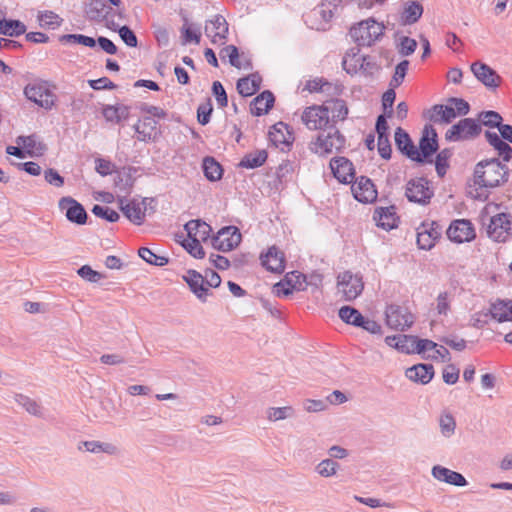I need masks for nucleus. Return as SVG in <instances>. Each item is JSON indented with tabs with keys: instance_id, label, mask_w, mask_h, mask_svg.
I'll use <instances>...</instances> for the list:
<instances>
[{
	"instance_id": "nucleus-1",
	"label": "nucleus",
	"mask_w": 512,
	"mask_h": 512,
	"mask_svg": "<svg viewBox=\"0 0 512 512\" xmlns=\"http://www.w3.org/2000/svg\"><path fill=\"white\" fill-rule=\"evenodd\" d=\"M301 120L309 130H322L311 148L315 153L327 155L334 151L340 152L345 146V137L339 129L330 125L328 110L324 105H313L305 108Z\"/></svg>"
},
{
	"instance_id": "nucleus-2",
	"label": "nucleus",
	"mask_w": 512,
	"mask_h": 512,
	"mask_svg": "<svg viewBox=\"0 0 512 512\" xmlns=\"http://www.w3.org/2000/svg\"><path fill=\"white\" fill-rule=\"evenodd\" d=\"M510 170L499 158H487L479 161L473 171L474 184L479 188L493 189L509 180Z\"/></svg>"
},
{
	"instance_id": "nucleus-3",
	"label": "nucleus",
	"mask_w": 512,
	"mask_h": 512,
	"mask_svg": "<svg viewBox=\"0 0 512 512\" xmlns=\"http://www.w3.org/2000/svg\"><path fill=\"white\" fill-rule=\"evenodd\" d=\"M384 32V25L370 18L350 29V36L358 46H371Z\"/></svg>"
},
{
	"instance_id": "nucleus-4",
	"label": "nucleus",
	"mask_w": 512,
	"mask_h": 512,
	"mask_svg": "<svg viewBox=\"0 0 512 512\" xmlns=\"http://www.w3.org/2000/svg\"><path fill=\"white\" fill-rule=\"evenodd\" d=\"M482 131L481 124L473 118H464L452 125L445 133L449 142L475 139Z\"/></svg>"
},
{
	"instance_id": "nucleus-5",
	"label": "nucleus",
	"mask_w": 512,
	"mask_h": 512,
	"mask_svg": "<svg viewBox=\"0 0 512 512\" xmlns=\"http://www.w3.org/2000/svg\"><path fill=\"white\" fill-rule=\"evenodd\" d=\"M417 148L418 156H416V163H431L432 156L437 153L439 149L438 134L431 124H426L424 126L422 135L419 139V146Z\"/></svg>"
},
{
	"instance_id": "nucleus-6",
	"label": "nucleus",
	"mask_w": 512,
	"mask_h": 512,
	"mask_svg": "<svg viewBox=\"0 0 512 512\" xmlns=\"http://www.w3.org/2000/svg\"><path fill=\"white\" fill-rule=\"evenodd\" d=\"M25 97L46 110L52 109L55 103V95L47 87L46 82L29 83L24 88Z\"/></svg>"
},
{
	"instance_id": "nucleus-7",
	"label": "nucleus",
	"mask_w": 512,
	"mask_h": 512,
	"mask_svg": "<svg viewBox=\"0 0 512 512\" xmlns=\"http://www.w3.org/2000/svg\"><path fill=\"white\" fill-rule=\"evenodd\" d=\"M512 233V215L510 213H498L490 217L487 226V235L494 241L505 242Z\"/></svg>"
},
{
	"instance_id": "nucleus-8",
	"label": "nucleus",
	"mask_w": 512,
	"mask_h": 512,
	"mask_svg": "<svg viewBox=\"0 0 512 512\" xmlns=\"http://www.w3.org/2000/svg\"><path fill=\"white\" fill-rule=\"evenodd\" d=\"M447 237L454 243L471 242L476 238V231L472 222L468 219L453 220L447 231Z\"/></svg>"
},
{
	"instance_id": "nucleus-9",
	"label": "nucleus",
	"mask_w": 512,
	"mask_h": 512,
	"mask_svg": "<svg viewBox=\"0 0 512 512\" xmlns=\"http://www.w3.org/2000/svg\"><path fill=\"white\" fill-rule=\"evenodd\" d=\"M242 236L235 226L221 228L212 238V245L216 250L228 252L236 248L241 242Z\"/></svg>"
},
{
	"instance_id": "nucleus-10",
	"label": "nucleus",
	"mask_w": 512,
	"mask_h": 512,
	"mask_svg": "<svg viewBox=\"0 0 512 512\" xmlns=\"http://www.w3.org/2000/svg\"><path fill=\"white\" fill-rule=\"evenodd\" d=\"M441 237V227L436 221H423L417 228V245L419 249L431 250Z\"/></svg>"
},
{
	"instance_id": "nucleus-11",
	"label": "nucleus",
	"mask_w": 512,
	"mask_h": 512,
	"mask_svg": "<svg viewBox=\"0 0 512 512\" xmlns=\"http://www.w3.org/2000/svg\"><path fill=\"white\" fill-rule=\"evenodd\" d=\"M337 286L346 301L356 299L364 288L361 277L353 275L349 271L338 276Z\"/></svg>"
},
{
	"instance_id": "nucleus-12",
	"label": "nucleus",
	"mask_w": 512,
	"mask_h": 512,
	"mask_svg": "<svg viewBox=\"0 0 512 512\" xmlns=\"http://www.w3.org/2000/svg\"><path fill=\"white\" fill-rule=\"evenodd\" d=\"M385 315L387 325L394 330L405 331L413 324V315L398 305H389Z\"/></svg>"
},
{
	"instance_id": "nucleus-13",
	"label": "nucleus",
	"mask_w": 512,
	"mask_h": 512,
	"mask_svg": "<svg viewBox=\"0 0 512 512\" xmlns=\"http://www.w3.org/2000/svg\"><path fill=\"white\" fill-rule=\"evenodd\" d=\"M405 195L410 202L425 205L429 203L433 191L429 189L428 181L425 178H418L408 181Z\"/></svg>"
},
{
	"instance_id": "nucleus-14",
	"label": "nucleus",
	"mask_w": 512,
	"mask_h": 512,
	"mask_svg": "<svg viewBox=\"0 0 512 512\" xmlns=\"http://www.w3.org/2000/svg\"><path fill=\"white\" fill-rule=\"evenodd\" d=\"M59 208L61 211H65V216L71 223L86 224L88 215L84 206L72 197H62L59 200Z\"/></svg>"
},
{
	"instance_id": "nucleus-15",
	"label": "nucleus",
	"mask_w": 512,
	"mask_h": 512,
	"mask_svg": "<svg viewBox=\"0 0 512 512\" xmlns=\"http://www.w3.org/2000/svg\"><path fill=\"white\" fill-rule=\"evenodd\" d=\"M343 69L349 73H356L358 70L362 71L365 75H373L378 70V65L371 56L358 55L354 53L350 59L344 58Z\"/></svg>"
},
{
	"instance_id": "nucleus-16",
	"label": "nucleus",
	"mask_w": 512,
	"mask_h": 512,
	"mask_svg": "<svg viewBox=\"0 0 512 512\" xmlns=\"http://www.w3.org/2000/svg\"><path fill=\"white\" fill-rule=\"evenodd\" d=\"M351 190L354 198L361 203H371L377 199V190L372 180L366 176L352 182Z\"/></svg>"
},
{
	"instance_id": "nucleus-17",
	"label": "nucleus",
	"mask_w": 512,
	"mask_h": 512,
	"mask_svg": "<svg viewBox=\"0 0 512 512\" xmlns=\"http://www.w3.org/2000/svg\"><path fill=\"white\" fill-rule=\"evenodd\" d=\"M334 177L343 184L352 183L355 178L353 163L346 157H334L330 160Z\"/></svg>"
},
{
	"instance_id": "nucleus-18",
	"label": "nucleus",
	"mask_w": 512,
	"mask_h": 512,
	"mask_svg": "<svg viewBox=\"0 0 512 512\" xmlns=\"http://www.w3.org/2000/svg\"><path fill=\"white\" fill-rule=\"evenodd\" d=\"M261 265L267 270L275 274H281L285 270V255L276 246L268 248L266 253L260 255Z\"/></svg>"
},
{
	"instance_id": "nucleus-19",
	"label": "nucleus",
	"mask_w": 512,
	"mask_h": 512,
	"mask_svg": "<svg viewBox=\"0 0 512 512\" xmlns=\"http://www.w3.org/2000/svg\"><path fill=\"white\" fill-rule=\"evenodd\" d=\"M474 76L487 88L496 89L501 84V77L489 65L482 62H474L471 65Z\"/></svg>"
},
{
	"instance_id": "nucleus-20",
	"label": "nucleus",
	"mask_w": 512,
	"mask_h": 512,
	"mask_svg": "<svg viewBox=\"0 0 512 512\" xmlns=\"http://www.w3.org/2000/svg\"><path fill=\"white\" fill-rule=\"evenodd\" d=\"M205 34L211 38L213 44H224L228 34L226 19L220 14L215 15L213 19L207 21Z\"/></svg>"
},
{
	"instance_id": "nucleus-21",
	"label": "nucleus",
	"mask_w": 512,
	"mask_h": 512,
	"mask_svg": "<svg viewBox=\"0 0 512 512\" xmlns=\"http://www.w3.org/2000/svg\"><path fill=\"white\" fill-rule=\"evenodd\" d=\"M423 115L430 122L436 124H449L457 117L454 107L449 104H435L426 110Z\"/></svg>"
},
{
	"instance_id": "nucleus-22",
	"label": "nucleus",
	"mask_w": 512,
	"mask_h": 512,
	"mask_svg": "<svg viewBox=\"0 0 512 512\" xmlns=\"http://www.w3.org/2000/svg\"><path fill=\"white\" fill-rule=\"evenodd\" d=\"M183 280L189 286L191 292L201 301L206 302L207 297L210 294L209 289L205 286L204 276L196 270L190 269L186 275L183 276Z\"/></svg>"
},
{
	"instance_id": "nucleus-23",
	"label": "nucleus",
	"mask_w": 512,
	"mask_h": 512,
	"mask_svg": "<svg viewBox=\"0 0 512 512\" xmlns=\"http://www.w3.org/2000/svg\"><path fill=\"white\" fill-rule=\"evenodd\" d=\"M395 145L397 149L407 158L416 162L418 156V148L414 145L410 135L401 127L395 130Z\"/></svg>"
},
{
	"instance_id": "nucleus-24",
	"label": "nucleus",
	"mask_w": 512,
	"mask_h": 512,
	"mask_svg": "<svg viewBox=\"0 0 512 512\" xmlns=\"http://www.w3.org/2000/svg\"><path fill=\"white\" fill-rule=\"evenodd\" d=\"M373 219L376 221L378 227L387 231L396 228L399 220L396 214L395 206L377 207L373 213Z\"/></svg>"
},
{
	"instance_id": "nucleus-25",
	"label": "nucleus",
	"mask_w": 512,
	"mask_h": 512,
	"mask_svg": "<svg viewBox=\"0 0 512 512\" xmlns=\"http://www.w3.org/2000/svg\"><path fill=\"white\" fill-rule=\"evenodd\" d=\"M431 473L435 479L457 487H464L468 484L466 478L461 473L441 465L433 466Z\"/></svg>"
},
{
	"instance_id": "nucleus-26",
	"label": "nucleus",
	"mask_w": 512,
	"mask_h": 512,
	"mask_svg": "<svg viewBox=\"0 0 512 512\" xmlns=\"http://www.w3.org/2000/svg\"><path fill=\"white\" fill-rule=\"evenodd\" d=\"M405 376L413 382L425 385L432 380L434 376V367L432 364L419 363L407 368Z\"/></svg>"
},
{
	"instance_id": "nucleus-27",
	"label": "nucleus",
	"mask_w": 512,
	"mask_h": 512,
	"mask_svg": "<svg viewBox=\"0 0 512 512\" xmlns=\"http://www.w3.org/2000/svg\"><path fill=\"white\" fill-rule=\"evenodd\" d=\"M275 97L269 90L258 94L250 103V112L254 116L267 114L274 106Z\"/></svg>"
},
{
	"instance_id": "nucleus-28",
	"label": "nucleus",
	"mask_w": 512,
	"mask_h": 512,
	"mask_svg": "<svg viewBox=\"0 0 512 512\" xmlns=\"http://www.w3.org/2000/svg\"><path fill=\"white\" fill-rule=\"evenodd\" d=\"M486 141L492 146L498 154L497 158H501L503 162L507 163L512 159V147L503 140L496 132L485 131Z\"/></svg>"
},
{
	"instance_id": "nucleus-29",
	"label": "nucleus",
	"mask_w": 512,
	"mask_h": 512,
	"mask_svg": "<svg viewBox=\"0 0 512 512\" xmlns=\"http://www.w3.org/2000/svg\"><path fill=\"white\" fill-rule=\"evenodd\" d=\"M423 11L424 8L420 2L415 0L406 1L400 14V24L402 26L415 24L421 18Z\"/></svg>"
},
{
	"instance_id": "nucleus-30",
	"label": "nucleus",
	"mask_w": 512,
	"mask_h": 512,
	"mask_svg": "<svg viewBox=\"0 0 512 512\" xmlns=\"http://www.w3.org/2000/svg\"><path fill=\"white\" fill-rule=\"evenodd\" d=\"M103 0H89L85 4L84 12L86 17L93 22H104L107 20L112 8H108Z\"/></svg>"
},
{
	"instance_id": "nucleus-31",
	"label": "nucleus",
	"mask_w": 512,
	"mask_h": 512,
	"mask_svg": "<svg viewBox=\"0 0 512 512\" xmlns=\"http://www.w3.org/2000/svg\"><path fill=\"white\" fill-rule=\"evenodd\" d=\"M262 77L258 73H252L242 77L237 81L236 89L243 97H249L255 94L261 87Z\"/></svg>"
},
{
	"instance_id": "nucleus-32",
	"label": "nucleus",
	"mask_w": 512,
	"mask_h": 512,
	"mask_svg": "<svg viewBox=\"0 0 512 512\" xmlns=\"http://www.w3.org/2000/svg\"><path fill=\"white\" fill-rule=\"evenodd\" d=\"M184 229L187 232L189 238L200 239L201 241H207L210 237L212 228L205 221L201 219H193L188 221L184 225Z\"/></svg>"
},
{
	"instance_id": "nucleus-33",
	"label": "nucleus",
	"mask_w": 512,
	"mask_h": 512,
	"mask_svg": "<svg viewBox=\"0 0 512 512\" xmlns=\"http://www.w3.org/2000/svg\"><path fill=\"white\" fill-rule=\"evenodd\" d=\"M16 143L19 146H23L26 150V154L30 157H38L44 154L47 149L46 144L37 141L35 134L29 136H18Z\"/></svg>"
},
{
	"instance_id": "nucleus-34",
	"label": "nucleus",
	"mask_w": 512,
	"mask_h": 512,
	"mask_svg": "<svg viewBox=\"0 0 512 512\" xmlns=\"http://www.w3.org/2000/svg\"><path fill=\"white\" fill-rule=\"evenodd\" d=\"M102 114L106 121L118 124L129 118L130 107L124 104L104 105Z\"/></svg>"
},
{
	"instance_id": "nucleus-35",
	"label": "nucleus",
	"mask_w": 512,
	"mask_h": 512,
	"mask_svg": "<svg viewBox=\"0 0 512 512\" xmlns=\"http://www.w3.org/2000/svg\"><path fill=\"white\" fill-rule=\"evenodd\" d=\"M147 210V206L141 207V203L135 199L130 200L125 207H122L124 216L135 225H141L144 222Z\"/></svg>"
},
{
	"instance_id": "nucleus-36",
	"label": "nucleus",
	"mask_w": 512,
	"mask_h": 512,
	"mask_svg": "<svg viewBox=\"0 0 512 512\" xmlns=\"http://www.w3.org/2000/svg\"><path fill=\"white\" fill-rule=\"evenodd\" d=\"M323 105L328 110V113L331 112L332 114V117L330 118V125L335 126L337 121H343L346 119L349 110L343 99H331Z\"/></svg>"
},
{
	"instance_id": "nucleus-37",
	"label": "nucleus",
	"mask_w": 512,
	"mask_h": 512,
	"mask_svg": "<svg viewBox=\"0 0 512 512\" xmlns=\"http://www.w3.org/2000/svg\"><path fill=\"white\" fill-rule=\"evenodd\" d=\"M489 314L499 323L512 321V301L498 300L491 305Z\"/></svg>"
},
{
	"instance_id": "nucleus-38",
	"label": "nucleus",
	"mask_w": 512,
	"mask_h": 512,
	"mask_svg": "<svg viewBox=\"0 0 512 512\" xmlns=\"http://www.w3.org/2000/svg\"><path fill=\"white\" fill-rule=\"evenodd\" d=\"M202 169L206 179L211 182L218 181L223 176V168L214 157L206 156L203 159Z\"/></svg>"
},
{
	"instance_id": "nucleus-39",
	"label": "nucleus",
	"mask_w": 512,
	"mask_h": 512,
	"mask_svg": "<svg viewBox=\"0 0 512 512\" xmlns=\"http://www.w3.org/2000/svg\"><path fill=\"white\" fill-rule=\"evenodd\" d=\"M268 157L266 150H255L247 153L240 161L239 166L247 169H255L262 166Z\"/></svg>"
},
{
	"instance_id": "nucleus-40",
	"label": "nucleus",
	"mask_w": 512,
	"mask_h": 512,
	"mask_svg": "<svg viewBox=\"0 0 512 512\" xmlns=\"http://www.w3.org/2000/svg\"><path fill=\"white\" fill-rule=\"evenodd\" d=\"M83 447L91 453L103 452L108 455H115L118 452V448L114 444L95 440L80 442L78 449L81 450Z\"/></svg>"
},
{
	"instance_id": "nucleus-41",
	"label": "nucleus",
	"mask_w": 512,
	"mask_h": 512,
	"mask_svg": "<svg viewBox=\"0 0 512 512\" xmlns=\"http://www.w3.org/2000/svg\"><path fill=\"white\" fill-rule=\"evenodd\" d=\"M26 33V26L19 20H0V35L18 37Z\"/></svg>"
},
{
	"instance_id": "nucleus-42",
	"label": "nucleus",
	"mask_w": 512,
	"mask_h": 512,
	"mask_svg": "<svg viewBox=\"0 0 512 512\" xmlns=\"http://www.w3.org/2000/svg\"><path fill=\"white\" fill-rule=\"evenodd\" d=\"M141 131H138L137 139L141 142L154 141L156 139L157 121L150 116H145L141 119Z\"/></svg>"
},
{
	"instance_id": "nucleus-43",
	"label": "nucleus",
	"mask_w": 512,
	"mask_h": 512,
	"mask_svg": "<svg viewBox=\"0 0 512 512\" xmlns=\"http://www.w3.org/2000/svg\"><path fill=\"white\" fill-rule=\"evenodd\" d=\"M339 318L346 324L354 327H360L363 323L364 316L352 306H343L338 311Z\"/></svg>"
},
{
	"instance_id": "nucleus-44",
	"label": "nucleus",
	"mask_w": 512,
	"mask_h": 512,
	"mask_svg": "<svg viewBox=\"0 0 512 512\" xmlns=\"http://www.w3.org/2000/svg\"><path fill=\"white\" fill-rule=\"evenodd\" d=\"M283 130H288V125L283 122H278L272 127V130L269 131V139L276 146L278 144H291V133L287 131L288 136H286Z\"/></svg>"
},
{
	"instance_id": "nucleus-45",
	"label": "nucleus",
	"mask_w": 512,
	"mask_h": 512,
	"mask_svg": "<svg viewBox=\"0 0 512 512\" xmlns=\"http://www.w3.org/2000/svg\"><path fill=\"white\" fill-rule=\"evenodd\" d=\"M453 152L450 148H444L437 153L435 159V168L437 175L442 178L445 176L449 168V159L452 157Z\"/></svg>"
},
{
	"instance_id": "nucleus-46",
	"label": "nucleus",
	"mask_w": 512,
	"mask_h": 512,
	"mask_svg": "<svg viewBox=\"0 0 512 512\" xmlns=\"http://www.w3.org/2000/svg\"><path fill=\"white\" fill-rule=\"evenodd\" d=\"M15 401L22 406L29 414L40 417L42 415L40 405L30 397L17 393L14 396Z\"/></svg>"
},
{
	"instance_id": "nucleus-47",
	"label": "nucleus",
	"mask_w": 512,
	"mask_h": 512,
	"mask_svg": "<svg viewBox=\"0 0 512 512\" xmlns=\"http://www.w3.org/2000/svg\"><path fill=\"white\" fill-rule=\"evenodd\" d=\"M138 255L148 264L155 266H165L168 264L169 260L165 256L155 254L151 249L147 247H141L138 250Z\"/></svg>"
},
{
	"instance_id": "nucleus-48",
	"label": "nucleus",
	"mask_w": 512,
	"mask_h": 512,
	"mask_svg": "<svg viewBox=\"0 0 512 512\" xmlns=\"http://www.w3.org/2000/svg\"><path fill=\"white\" fill-rule=\"evenodd\" d=\"M59 41L62 43L80 44L89 48L96 46V40L93 37L83 34H64L60 36Z\"/></svg>"
},
{
	"instance_id": "nucleus-49",
	"label": "nucleus",
	"mask_w": 512,
	"mask_h": 512,
	"mask_svg": "<svg viewBox=\"0 0 512 512\" xmlns=\"http://www.w3.org/2000/svg\"><path fill=\"white\" fill-rule=\"evenodd\" d=\"M479 120L481 121L482 125L489 128H497L498 130L499 127L503 125L502 116L498 112L493 110L480 112Z\"/></svg>"
},
{
	"instance_id": "nucleus-50",
	"label": "nucleus",
	"mask_w": 512,
	"mask_h": 512,
	"mask_svg": "<svg viewBox=\"0 0 512 512\" xmlns=\"http://www.w3.org/2000/svg\"><path fill=\"white\" fill-rule=\"evenodd\" d=\"M38 20L40 22V26L48 29H55L59 27L62 23V18H60L53 11H44L38 14Z\"/></svg>"
},
{
	"instance_id": "nucleus-51",
	"label": "nucleus",
	"mask_w": 512,
	"mask_h": 512,
	"mask_svg": "<svg viewBox=\"0 0 512 512\" xmlns=\"http://www.w3.org/2000/svg\"><path fill=\"white\" fill-rule=\"evenodd\" d=\"M91 211L96 217L111 223L117 222L120 219L119 213L108 206L95 204Z\"/></svg>"
},
{
	"instance_id": "nucleus-52",
	"label": "nucleus",
	"mask_w": 512,
	"mask_h": 512,
	"mask_svg": "<svg viewBox=\"0 0 512 512\" xmlns=\"http://www.w3.org/2000/svg\"><path fill=\"white\" fill-rule=\"evenodd\" d=\"M416 336L414 335H398V341L395 342V348L406 354H415Z\"/></svg>"
},
{
	"instance_id": "nucleus-53",
	"label": "nucleus",
	"mask_w": 512,
	"mask_h": 512,
	"mask_svg": "<svg viewBox=\"0 0 512 512\" xmlns=\"http://www.w3.org/2000/svg\"><path fill=\"white\" fill-rule=\"evenodd\" d=\"M201 240L196 238L186 239L182 246L186 249V251L192 255L196 259H202L205 257V251L201 245Z\"/></svg>"
},
{
	"instance_id": "nucleus-54",
	"label": "nucleus",
	"mask_w": 512,
	"mask_h": 512,
	"mask_svg": "<svg viewBox=\"0 0 512 512\" xmlns=\"http://www.w3.org/2000/svg\"><path fill=\"white\" fill-rule=\"evenodd\" d=\"M213 112V105L210 98L206 99V102L201 103L197 108V120L201 125H207L210 122L211 115Z\"/></svg>"
},
{
	"instance_id": "nucleus-55",
	"label": "nucleus",
	"mask_w": 512,
	"mask_h": 512,
	"mask_svg": "<svg viewBox=\"0 0 512 512\" xmlns=\"http://www.w3.org/2000/svg\"><path fill=\"white\" fill-rule=\"evenodd\" d=\"M439 426L441 433L444 437L449 438L455 432L456 422L451 414L441 415L439 419Z\"/></svg>"
},
{
	"instance_id": "nucleus-56",
	"label": "nucleus",
	"mask_w": 512,
	"mask_h": 512,
	"mask_svg": "<svg viewBox=\"0 0 512 512\" xmlns=\"http://www.w3.org/2000/svg\"><path fill=\"white\" fill-rule=\"evenodd\" d=\"M398 53L401 56H409L413 54L417 48V42L408 36L400 37L399 43L396 45Z\"/></svg>"
},
{
	"instance_id": "nucleus-57",
	"label": "nucleus",
	"mask_w": 512,
	"mask_h": 512,
	"mask_svg": "<svg viewBox=\"0 0 512 512\" xmlns=\"http://www.w3.org/2000/svg\"><path fill=\"white\" fill-rule=\"evenodd\" d=\"M408 67H409V61L408 60H402L401 62H399L396 67H395V73L392 77V80L390 82V86H392L393 88H396L398 86H400L403 81H404V78L407 74V71H408Z\"/></svg>"
},
{
	"instance_id": "nucleus-58",
	"label": "nucleus",
	"mask_w": 512,
	"mask_h": 512,
	"mask_svg": "<svg viewBox=\"0 0 512 512\" xmlns=\"http://www.w3.org/2000/svg\"><path fill=\"white\" fill-rule=\"evenodd\" d=\"M219 56L222 60H224L226 57L229 59V63L231 66L240 68L241 63L239 61V51L238 48L235 45H228L224 47L220 52Z\"/></svg>"
},
{
	"instance_id": "nucleus-59",
	"label": "nucleus",
	"mask_w": 512,
	"mask_h": 512,
	"mask_svg": "<svg viewBox=\"0 0 512 512\" xmlns=\"http://www.w3.org/2000/svg\"><path fill=\"white\" fill-rule=\"evenodd\" d=\"M336 8V4L332 5L331 3L322 2L313 10V14L321 17L324 23L327 24L333 18Z\"/></svg>"
},
{
	"instance_id": "nucleus-60",
	"label": "nucleus",
	"mask_w": 512,
	"mask_h": 512,
	"mask_svg": "<svg viewBox=\"0 0 512 512\" xmlns=\"http://www.w3.org/2000/svg\"><path fill=\"white\" fill-rule=\"evenodd\" d=\"M339 464L332 459L322 460L316 467L317 472L323 477H330L336 474Z\"/></svg>"
},
{
	"instance_id": "nucleus-61",
	"label": "nucleus",
	"mask_w": 512,
	"mask_h": 512,
	"mask_svg": "<svg viewBox=\"0 0 512 512\" xmlns=\"http://www.w3.org/2000/svg\"><path fill=\"white\" fill-rule=\"evenodd\" d=\"M293 413L294 410L291 406L272 407L269 408L267 417L271 421H278L291 417Z\"/></svg>"
},
{
	"instance_id": "nucleus-62",
	"label": "nucleus",
	"mask_w": 512,
	"mask_h": 512,
	"mask_svg": "<svg viewBox=\"0 0 512 512\" xmlns=\"http://www.w3.org/2000/svg\"><path fill=\"white\" fill-rule=\"evenodd\" d=\"M78 275L84 280L97 283L104 278V275L100 272L93 270L89 265H83L77 270Z\"/></svg>"
},
{
	"instance_id": "nucleus-63",
	"label": "nucleus",
	"mask_w": 512,
	"mask_h": 512,
	"mask_svg": "<svg viewBox=\"0 0 512 512\" xmlns=\"http://www.w3.org/2000/svg\"><path fill=\"white\" fill-rule=\"evenodd\" d=\"M212 94L214 95L219 108H225L228 105L227 93L220 81H214L212 84Z\"/></svg>"
},
{
	"instance_id": "nucleus-64",
	"label": "nucleus",
	"mask_w": 512,
	"mask_h": 512,
	"mask_svg": "<svg viewBox=\"0 0 512 512\" xmlns=\"http://www.w3.org/2000/svg\"><path fill=\"white\" fill-rule=\"evenodd\" d=\"M121 40L129 47H137L138 39L134 31L127 25L118 28Z\"/></svg>"
}]
</instances>
